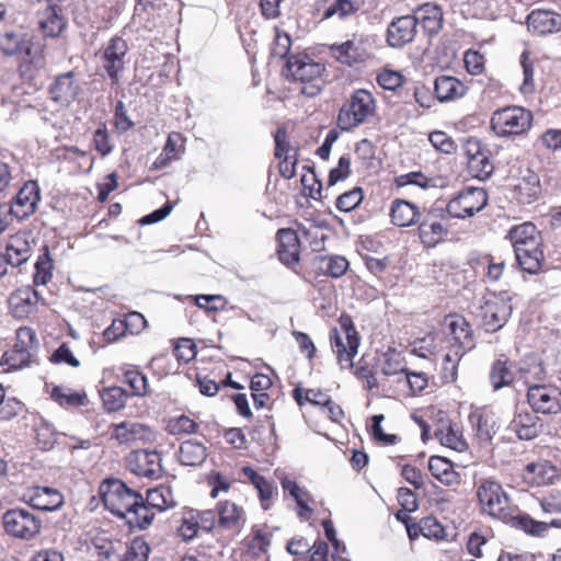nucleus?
<instances>
[{
	"label": "nucleus",
	"instance_id": "338daca9",
	"mask_svg": "<svg viewBox=\"0 0 561 561\" xmlns=\"http://www.w3.org/2000/svg\"><path fill=\"white\" fill-rule=\"evenodd\" d=\"M94 149L105 157L113 151V145L110 141V135L105 124H101L93 133Z\"/></svg>",
	"mask_w": 561,
	"mask_h": 561
},
{
	"label": "nucleus",
	"instance_id": "a878e982",
	"mask_svg": "<svg viewBox=\"0 0 561 561\" xmlns=\"http://www.w3.org/2000/svg\"><path fill=\"white\" fill-rule=\"evenodd\" d=\"M31 254L32 248L25 234L16 233L8 239L3 254L8 265L20 266L31 257Z\"/></svg>",
	"mask_w": 561,
	"mask_h": 561
},
{
	"label": "nucleus",
	"instance_id": "4c0bfd02",
	"mask_svg": "<svg viewBox=\"0 0 561 561\" xmlns=\"http://www.w3.org/2000/svg\"><path fill=\"white\" fill-rule=\"evenodd\" d=\"M145 501L154 511L163 512L176 505L170 486L159 485L147 491Z\"/></svg>",
	"mask_w": 561,
	"mask_h": 561
},
{
	"label": "nucleus",
	"instance_id": "a19ab883",
	"mask_svg": "<svg viewBox=\"0 0 561 561\" xmlns=\"http://www.w3.org/2000/svg\"><path fill=\"white\" fill-rule=\"evenodd\" d=\"M514 381L512 365L507 359H497L490 371V382L494 390L510 386Z\"/></svg>",
	"mask_w": 561,
	"mask_h": 561
},
{
	"label": "nucleus",
	"instance_id": "f8f14e48",
	"mask_svg": "<svg viewBox=\"0 0 561 561\" xmlns=\"http://www.w3.org/2000/svg\"><path fill=\"white\" fill-rule=\"evenodd\" d=\"M127 51L128 45L119 36L112 37L102 51V67L106 71L112 85L119 83L121 73L125 70Z\"/></svg>",
	"mask_w": 561,
	"mask_h": 561
},
{
	"label": "nucleus",
	"instance_id": "bf43d9fd",
	"mask_svg": "<svg viewBox=\"0 0 561 561\" xmlns=\"http://www.w3.org/2000/svg\"><path fill=\"white\" fill-rule=\"evenodd\" d=\"M149 552L150 548L147 541L137 537L131 540L126 549L124 558H118V561H148Z\"/></svg>",
	"mask_w": 561,
	"mask_h": 561
},
{
	"label": "nucleus",
	"instance_id": "f257e3e1",
	"mask_svg": "<svg viewBox=\"0 0 561 561\" xmlns=\"http://www.w3.org/2000/svg\"><path fill=\"white\" fill-rule=\"evenodd\" d=\"M323 70L324 66L313 61L307 54H295L287 58L283 76L287 80L300 82L301 93L311 98L318 95L322 89Z\"/></svg>",
	"mask_w": 561,
	"mask_h": 561
},
{
	"label": "nucleus",
	"instance_id": "f3484780",
	"mask_svg": "<svg viewBox=\"0 0 561 561\" xmlns=\"http://www.w3.org/2000/svg\"><path fill=\"white\" fill-rule=\"evenodd\" d=\"M41 201V192L37 182L27 181L19 190L8 209L19 220H23L36 210Z\"/></svg>",
	"mask_w": 561,
	"mask_h": 561
},
{
	"label": "nucleus",
	"instance_id": "37998d69",
	"mask_svg": "<svg viewBox=\"0 0 561 561\" xmlns=\"http://www.w3.org/2000/svg\"><path fill=\"white\" fill-rule=\"evenodd\" d=\"M468 168L470 173L480 180L488 179L494 170L493 162L490 160L488 152H474L468 159Z\"/></svg>",
	"mask_w": 561,
	"mask_h": 561
},
{
	"label": "nucleus",
	"instance_id": "20e7f679",
	"mask_svg": "<svg viewBox=\"0 0 561 561\" xmlns=\"http://www.w3.org/2000/svg\"><path fill=\"white\" fill-rule=\"evenodd\" d=\"M375 107V99L369 91L355 90L339 112L337 124L340 128L351 130L359 126L374 114Z\"/></svg>",
	"mask_w": 561,
	"mask_h": 561
},
{
	"label": "nucleus",
	"instance_id": "de8ad7c7",
	"mask_svg": "<svg viewBox=\"0 0 561 561\" xmlns=\"http://www.w3.org/2000/svg\"><path fill=\"white\" fill-rule=\"evenodd\" d=\"M101 398L108 412H116L125 407L128 393L122 387H110L103 390Z\"/></svg>",
	"mask_w": 561,
	"mask_h": 561
},
{
	"label": "nucleus",
	"instance_id": "423d86ee",
	"mask_svg": "<svg viewBox=\"0 0 561 561\" xmlns=\"http://www.w3.org/2000/svg\"><path fill=\"white\" fill-rule=\"evenodd\" d=\"M531 122V112L519 106H508L492 114L491 129L499 137L522 135L530 128Z\"/></svg>",
	"mask_w": 561,
	"mask_h": 561
},
{
	"label": "nucleus",
	"instance_id": "dca6fc26",
	"mask_svg": "<svg viewBox=\"0 0 561 561\" xmlns=\"http://www.w3.org/2000/svg\"><path fill=\"white\" fill-rule=\"evenodd\" d=\"M447 327V347L461 352H469L474 348V337L469 322L461 316H448L446 318Z\"/></svg>",
	"mask_w": 561,
	"mask_h": 561
},
{
	"label": "nucleus",
	"instance_id": "72a5a7b5",
	"mask_svg": "<svg viewBox=\"0 0 561 561\" xmlns=\"http://www.w3.org/2000/svg\"><path fill=\"white\" fill-rule=\"evenodd\" d=\"M428 470L436 480L447 486L460 482L459 473L455 471L453 463L444 457L432 456L428 460Z\"/></svg>",
	"mask_w": 561,
	"mask_h": 561
},
{
	"label": "nucleus",
	"instance_id": "f704fd0d",
	"mask_svg": "<svg viewBox=\"0 0 561 561\" xmlns=\"http://www.w3.org/2000/svg\"><path fill=\"white\" fill-rule=\"evenodd\" d=\"M218 524L227 530H234L244 523L243 510L230 501H222L217 504Z\"/></svg>",
	"mask_w": 561,
	"mask_h": 561
},
{
	"label": "nucleus",
	"instance_id": "bb28decb",
	"mask_svg": "<svg viewBox=\"0 0 561 561\" xmlns=\"http://www.w3.org/2000/svg\"><path fill=\"white\" fill-rule=\"evenodd\" d=\"M466 92V85L455 77L439 76L434 81L435 98L442 103L460 99Z\"/></svg>",
	"mask_w": 561,
	"mask_h": 561
},
{
	"label": "nucleus",
	"instance_id": "cd10ccee",
	"mask_svg": "<svg viewBox=\"0 0 561 561\" xmlns=\"http://www.w3.org/2000/svg\"><path fill=\"white\" fill-rule=\"evenodd\" d=\"M422 211L419 207L405 199H394L390 207L391 222L397 227H410L417 224Z\"/></svg>",
	"mask_w": 561,
	"mask_h": 561
},
{
	"label": "nucleus",
	"instance_id": "774afa93",
	"mask_svg": "<svg viewBox=\"0 0 561 561\" xmlns=\"http://www.w3.org/2000/svg\"><path fill=\"white\" fill-rule=\"evenodd\" d=\"M290 47H291L290 36L286 32H283L279 28H275V37H274V44L272 47V56L287 59L290 56V55H288Z\"/></svg>",
	"mask_w": 561,
	"mask_h": 561
},
{
	"label": "nucleus",
	"instance_id": "603ef678",
	"mask_svg": "<svg viewBox=\"0 0 561 561\" xmlns=\"http://www.w3.org/2000/svg\"><path fill=\"white\" fill-rule=\"evenodd\" d=\"M51 270L53 263L49 257L48 247L44 245L43 253L38 256L35 263L34 283L36 285H46L53 276Z\"/></svg>",
	"mask_w": 561,
	"mask_h": 561
},
{
	"label": "nucleus",
	"instance_id": "a211bd4d",
	"mask_svg": "<svg viewBox=\"0 0 561 561\" xmlns=\"http://www.w3.org/2000/svg\"><path fill=\"white\" fill-rule=\"evenodd\" d=\"M51 101L61 105L69 106L75 102L79 92L80 84L75 71H67L57 76L48 89Z\"/></svg>",
	"mask_w": 561,
	"mask_h": 561
},
{
	"label": "nucleus",
	"instance_id": "ea45409f",
	"mask_svg": "<svg viewBox=\"0 0 561 561\" xmlns=\"http://www.w3.org/2000/svg\"><path fill=\"white\" fill-rule=\"evenodd\" d=\"M179 139H180L179 134L169 135L161 153L157 157V159L152 163L153 169H156V170L164 169L172 161L180 159L183 149L180 145H178Z\"/></svg>",
	"mask_w": 561,
	"mask_h": 561
},
{
	"label": "nucleus",
	"instance_id": "412c9836",
	"mask_svg": "<svg viewBox=\"0 0 561 561\" xmlns=\"http://www.w3.org/2000/svg\"><path fill=\"white\" fill-rule=\"evenodd\" d=\"M542 425L540 419L534 413L517 408L513 420L508 425V430L514 432L522 440H530L536 438Z\"/></svg>",
	"mask_w": 561,
	"mask_h": 561
},
{
	"label": "nucleus",
	"instance_id": "4d7b16f0",
	"mask_svg": "<svg viewBox=\"0 0 561 561\" xmlns=\"http://www.w3.org/2000/svg\"><path fill=\"white\" fill-rule=\"evenodd\" d=\"M516 190L524 203H531L540 194L539 178L536 174H531L528 178H524L517 185Z\"/></svg>",
	"mask_w": 561,
	"mask_h": 561
},
{
	"label": "nucleus",
	"instance_id": "5fc2aeb1",
	"mask_svg": "<svg viewBox=\"0 0 561 561\" xmlns=\"http://www.w3.org/2000/svg\"><path fill=\"white\" fill-rule=\"evenodd\" d=\"M123 381L130 388V394L144 397L148 392L147 377L136 369H127L123 375Z\"/></svg>",
	"mask_w": 561,
	"mask_h": 561
},
{
	"label": "nucleus",
	"instance_id": "79ce46f5",
	"mask_svg": "<svg viewBox=\"0 0 561 561\" xmlns=\"http://www.w3.org/2000/svg\"><path fill=\"white\" fill-rule=\"evenodd\" d=\"M518 371L528 386L541 381L546 375L541 360L536 356L526 357L522 362Z\"/></svg>",
	"mask_w": 561,
	"mask_h": 561
},
{
	"label": "nucleus",
	"instance_id": "49530a36",
	"mask_svg": "<svg viewBox=\"0 0 561 561\" xmlns=\"http://www.w3.org/2000/svg\"><path fill=\"white\" fill-rule=\"evenodd\" d=\"M467 352L457 351L451 347H447V352L443 358V379L447 382H454L458 376V366L461 358Z\"/></svg>",
	"mask_w": 561,
	"mask_h": 561
},
{
	"label": "nucleus",
	"instance_id": "0eeeda50",
	"mask_svg": "<svg viewBox=\"0 0 561 561\" xmlns=\"http://www.w3.org/2000/svg\"><path fill=\"white\" fill-rule=\"evenodd\" d=\"M488 199L484 188L468 186L447 203L446 211L453 218L466 219L481 211L488 205Z\"/></svg>",
	"mask_w": 561,
	"mask_h": 561
},
{
	"label": "nucleus",
	"instance_id": "4468645a",
	"mask_svg": "<svg viewBox=\"0 0 561 561\" xmlns=\"http://www.w3.org/2000/svg\"><path fill=\"white\" fill-rule=\"evenodd\" d=\"M370 44L367 38L354 36L341 44L330 46L331 56L342 65L352 67L370 58Z\"/></svg>",
	"mask_w": 561,
	"mask_h": 561
},
{
	"label": "nucleus",
	"instance_id": "c03bdc74",
	"mask_svg": "<svg viewBox=\"0 0 561 561\" xmlns=\"http://www.w3.org/2000/svg\"><path fill=\"white\" fill-rule=\"evenodd\" d=\"M435 437L445 447H448L456 451H463L467 449V443L463 439L461 433L451 425L445 428H438L435 431Z\"/></svg>",
	"mask_w": 561,
	"mask_h": 561
},
{
	"label": "nucleus",
	"instance_id": "a18cd8bd",
	"mask_svg": "<svg viewBox=\"0 0 561 561\" xmlns=\"http://www.w3.org/2000/svg\"><path fill=\"white\" fill-rule=\"evenodd\" d=\"M35 354L11 350L3 354L0 364L7 366L8 370H18L30 366L36 360Z\"/></svg>",
	"mask_w": 561,
	"mask_h": 561
},
{
	"label": "nucleus",
	"instance_id": "f03ea898",
	"mask_svg": "<svg viewBox=\"0 0 561 561\" xmlns=\"http://www.w3.org/2000/svg\"><path fill=\"white\" fill-rule=\"evenodd\" d=\"M477 496L484 513L499 518L504 523L514 517V508L510 499L503 491L500 482L493 479H481L477 489Z\"/></svg>",
	"mask_w": 561,
	"mask_h": 561
},
{
	"label": "nucleus",
	"instance_id": "864d4df0",
	"mask_svg": "<svg viewBox=\"0 0 561 561\" xmlns=\"http://www.w3.org/2000/svg\"><path fill=\"white\" fill-rule=\"evenodd\" d=\"M12 350H19L37 355L38 342L33 329L24 327L16 331V342Z\"/></svg>",
	"mask_w": 561,
	"mask_h": 561
},
{
	"label": "nucleus",
	"instance_id": "9b49d317",
	"mask_svg": "<svg viewBox=\"0 0 561 561\" xmlns=\"http://www.w3.org/2000/svg\"><path fill=\"white\" fill-rule=\"evenodd\" d=\"M527 402L535 413L558 414L561 412V390L552 385H530Z\"/></svg>",
	"mask_w": 561,
	"mask_h": 561
},
{
	"label": "nucleus",
	"instance_id": "5701e85b",
	"mask_svg": "<svg viewBox=\"0 0 561 561\" xmlns=\"http://www.w3.org/2000/svg\"><path fill=\"white\" fill-rule=\"evenodd\" d=\"M278 249L277 254L279 261L293 266L299 262L300 241L295 230L283 228L277 231Z\"/></svg>",
	"mask_w": 561,
	"mask_h": 561
},
{
	"label": "nucleus",
	"instance_id": "e433bc0d",
	"mask_svg": "<svg viewBox=\"0 0 561 561\" xmlns=\"http://www.w3.org/2000/svg\"><path fill=\"white\" fill-rule=\"evenodd\" d=\"M207 458L206 446L195 439H188L181 444L179 449V460L184 466H199Z\"/></svg>",
	"mask_w": 561,
	"mask_h": 561
},
{
	"label": "nucleus",
	"instance_id": "58836bf2",
	"mask_svg": "<svg viewBox=\"0 0 561 561\" xmlns=\"http://www.w3.org/2000/svg\"><path fill=\"white\" fill-rule=\"evenodd\" d=\"M125 518L131 526L145 529L151 525L154 518V511L144 500L142 495L139 494L138 503L130 508V512L126 513Z\"/></svg>",
	"mask_w": 561,
	"mask_h": 561
},
{
	"label": "nucleus",
	"instance_id": "2f4dec72",
	"mask_svg": "<svg viewBox=\"0 0 561 561\" xmlns=\"http://www.w3.org/2000/svg\"><path fill=\"white\" fill-rule=\"evenodd\" d=\"M280 485L285 493L290 495L299 507L298 515L300 518H309L312 510L309 506L311 496L305 488H300L295 481L290 480L285 474L278 476Z\"/></svg>",
	"mask_w": 561,
	"mask_h": 561
},
{
	"label": "nucleus",
	"instance_id": "4be33fe9",
	"mask_svg": "<svg viewBox=\"0 0 561 561\" xmlns=\"http://www.w3.org/2000/svg\"><path fill=\"white\" fill-rule=\"evenodd\" d=\"M527 27L536 35L561 31V14L549 10H534L527 16Z\"/></svg>",
	"mask_w": 561,
	"mask_h": 561
},
{
	"label": "nucleus",
	"instance_id": "7ed1b4c3",
	"mask_svg": "<svg viewBox=\"0 0 561 561\" xmlns=\"http://www.w3.org/2000/svg\"><path fill=\"white\" fill-rule=\"evenodd\" d=\"M139 494L118 479H106L100 485V496L105 508L122 518L138 503Z\"/></svg>",
	"mask_w": 561,
	"mask_h": 561
},
{
	"label": "nucleus",
	"instance_id": "9d476101",
	"mask_svg": "<svg viewBox=\"0 0 561 561\" xmlns=\"http://www.w3.org/2000/svg\"><path fill=\"white\" fill-rule=\"evenodd\" d=\"M19 70L21 77L36 89L44 87L48 78V68L43 44L35 43L28 47Z\"/></svg>",
	"mask_w": 561,
	"mask_h": 561
},
{
	"label": "nucleus",
	"instance_id": "3c124183",
	"mask_svg": "<svg viewBox=\"0 0 561 561\" xmlns=\"http://www.w3.org/2000/svg\"><path fill=\"white\" fill-rule=\"evenodd\" d=\"M319 268L333 278L341 277L348 268V261L344 256L330 255L320 259Z\"/></svg>",
	"mask_w": 561,
	"mask_h": 561
},
{
	"label": "nucleus",
	"instance_id": "ddd939ff",
	"mask_svg": "<svg viewBox=\"0 0 561 561\" xmlns=\"http://www.w3.org/2000/svg\"><path fill=\"white\" fill-rule=\"evenodd\" d=\"M512 295L500 291L493 299L485 301L483 307V327L488 332H496L505 325L512 314Z\"/></svg>",
	"mask_w": 561,
	"mask_h": 561
},
{
	"label": "nucleus",
	"instance_id": "6ab92c4d",
	"mask_svg": "<svg viewBox=\"0 0 561 561\" xmlns=\"http://www.w3.org/2000/svg\"><path fill=\"white\" fill-rule=\"evenodd\" d=\"M417 32V18L402 15L391 21L387 28V42L391 47L400 48L411 43Z\"/></svg>",
	"mask_w": 561,
	"mask_h": 561
},
{
	"label": "nucleus",
	"instance_id": "39448f33",
	"mask_svg": "<svg viewBox=\"0 0 561 561\" xmlns=\"http://www.w3.org/2000/svg\"><path fill=\"white\" fill-rule=\"evenodd\" d=\"M341 330L333 328L330 331L331 347L342 368L353 367V358L359 346L358 333L350 317H341Z\"/></svg>",
	"mask_w": 561,
	"mask_h": 561
},
{
	"label": "nucleus",
	"instance_id": "6e6552de",
	"mask_svg": "<svg viewBox=\"0 0 561 561\" xmlns=\"http://www.w3.org/2000/svg\"><path fill=\"white\" fill-rule=\"evenodd\" d=\"M2 524L8 535L31 540L35 538L42 528V520L26 508H11L2 516Z\"/></svg>",
	"mask_w": 561,
	"mask_h": 561
},
{
	"label": "nucleus",
	"instance_id": "473e14b6",
	"mask_svg": "<svg viewBox=\"0 0 561 561\" xmlns=\"http://www.w3.org/2000/svg\"><path fill=\"white\" fill-rule=\"evenodd\" d=\"M34 44L27 34L19 31H8L0 36V50L8 57L25 54Z\"/></svg>",
	"mask_w": 561,
	"mask_h": 561
},
{
	"label": "nucleus",
	"instance_id": "c85d7f7f",
	"mask_svg": "<svg viewBox=\"0 0 561 561\" xmlns=\"http://www.w3.org/2000/svg\"><path fill=\"white\" fill-rule=\"evenodd\" d=\"M506 238L511 241L514 251L542 243L541 233L533 222H524L512 227Z\"/></svg>",
	"mask_w": 561,
	"mask_h": 561
},
{
	"label": "nucleus",
	"instance_id": "7c9ffc66",
	"mask_svg": "<svg viewBox=\"0 0 561 561\" xmlns=\"http://www.w3.org/2000/svg\"><path fill=\"white\" fill-rule=\"evenodd\" d=\"M557 478L558 470L549 461L530 462L524 472L525 481L537 486L552 484Z\"/></svg>",
	"mask_w": 561,
	"mask_h": 561
},
{
	"label": "nucleus",
	"instance_id": "13d9d810",
	"mask_svg": "<svg viewBox=\"0 0 561 561\" xmlns=\"http://www.w3.org/2000/svg\"><path fill=\"white\" fill-rule=\"evenodd\" d=\"M381 373L385 376H402L405 373V366L399 353L389 350L383 355Z\"/></svg>",
	"mask_w": 561,
	"mask_h": 561
},
{
	"label": "nucleus",
	"instance_id": "680f3d73",
	"mask_svg": "<svg viewBox=\"0 0 561 561\" xmlns=\"http://www.w3.org/2000/svg\"><path fill=\"white\" fill-rule=\"evenodd\" d=\"M35 439L38 448L43 450L51 449L56 444V432L51 424L42 421L36 425Z\"/></svg>",
	"mask_w": 561,
	"mask_h": 561
},
{
	"label": "nucleus",
	"instance_id": "c756f323",
	"mask_svg": "<svg viewBox=\"0 0 561 561\" xmlns=\"http://www.w3.org/2000/svg\"><path fill=\"white\" fill-rule=\"evenodd\" d=\"M516 262L520 268L529 274H538L542 268L545 254L542 243H536L528 248H519L514 251Z\"/></svg>",
	"mask_w": 561,
	"mask_h": 561
},
{
	"label": "nucleus",
	"instance_id": "393cba45",
	"mask_svg": "<svg viewBox=\"0 0 561 561\" xmlns=\"http://www.w3.org/2000/svg\"><path fill=\"white\" fill-rule=\"evenodd\" d=\"M38 294L31 287L14 291L9 298V306L14 318L24 319L35 309Z\"/></svg>",
	"mask_w": 561,
	"mask_h": 561
},
{
	"label": "nucleus",
	"instance_id": "c9c22d12",
	"mask_svg": "<svg viewBox=\"0 0 561 561\" xmlns=\"http://www.w3.org/2000/svg\"><path fill=\"white\" fill-rule=\"evenodd\" d=\"M113 436L119 444H131L137 440L147 439L149 428L138 422L125 421L114 425Z\"/></svg>",
	"mask_w": 561,
	"mask_h": 561
},
{
	"label": "nucleus",
	"instance_id": "1a4fd4ad",
	"mask_svg": "<svg viewBox=\"0 0 561 561\" xmlns=\"http://www.w3.org/2000/svg\"><path fill=\"white\" fill-rule=\"evenodd\" d=\"M446 208L431 207L424 209L417 221V234L425 248H434L448 233L446 221Z\"/></svg>",
	"mask_w": 561,
	"mask_h": 561
},
{
	"label": "nucleus",
	"instance_id": "09e8293b",
	"mask_svg": "<svg viewBox=\"0 0 561 561\" xmlns=\"http://www.w3.org/2000/svg\"><path fill=\"white\" fill-rule=\"evenodd\" d=\"M471 421L479 440L484 444L491 443L496 433L494 420L486 414H477L471 416Z\"/></svg>",
	"mask_w": 561,
	"mask_h": 561
},
{
	"label": "nucleus",
	"instance_id": "6e6d98bb",
	"mask_svg": "<svg viewBox=\"0 0 561 561\" xmlns=\"http://www.w3.org/2000/svg\"><path fill=\"white\" fill-rule=\"evenodd\" d=\"M51 399L61 407H80L84 404V394L73 392L70 389L56 386L51 390Z\"/></svg>",
	"mask_w": 561,
	"mask_h": 561
},
{
	"label": "nucleus",
	"instance_id": "b1692460",
	"mask_svg": "<svg viewBox=\"0 0 561 561\" xmlns=\"http://www.w3.org/2000/svg\"><path fill=\"white\" fill-rule=\"evenodd\" d=\"M38 27L46 37H57L67 25L61 8L45 7L38 11Z\"/></svg>",
	"mask_w": 561,
	"mask_h": 561
},
{
	"label": "nucleus",
	"instance_id": "0e129e2a",
	"mask_svg": "<svg viewBox=\"0 0 561 561\" xmlns=\"http://www.w3.org/2000/svg\"><path fill=\"white\" fill-rule=\"evenodd\" d=\"M417 528L422 536L428 538V539H443L445 535L444 527L440 525V523L437 520L434 516H426L423 517L417 523Z\"/></svg>",
	"mask_w": 561,
	"mask_h": 561
},
{
	"label": "nucleus",
	"instance_id": "052dcab7",
	"mask_svg": "<svg viewBox=\"0 0 561 561\" xmlns=\"http://www.w3.org/2000/svg\"><path fill=\"white\" fill-rule=\"evenodd\" d=\"M358 10V5L355 0H334L324 11L323 18L330 19L337 16L344 19Z\"/></svg>",
	"mask_w": 561,
	"mask_h": 561
},
{
	"label": "nucleus",
	"instance_id": "8fccbe9b",
	"mask_svg": "<svg viewBox=\"0 0 561 561\" xmlns=\"http://www.w3.org/2000/svg\"><path fill=\"white\" fill-rule=\"evenodd\" d=\"M510 523H512L515 527L524 530L526 534L534 536H541L548 529L546 523L535 520L526 514L516 513L515 508L514 517Z\"/></svg>",
	"mask_w": 561,
	"mask_h": 561
},
{
	"label": "nucleus",
	"instance_id": "e2e57ef3",
	"mask_svg": "<svg viewBox=\"0 0 561 561\" xmlns=\"http://www.w3.org/2000/svg\"><path fill=\"white\" fill-rule=\"evenodd\" d=\"M363 190L354 187L353 190L341 194L335 203L339 210L348 213L355 209L363 201Z\"/></svg>",
	"mask_w": 561,
	"mask_h": 561
},
{
	"label": "nucleus",
	"instance_id": "aec40b11",
	"mask_svg": "<svg viewBox=\"0 0 561 561\" xmlns=\"http://www.w3.org/2000/svg\"><path fill=\"white\" fill-rule=\"evenodd\" d=\"M24 501L33 508L54 512L62 506L64 496L57 489L35 486L24 494Z\"/></svg>",
	"mask_w": 561,
	"mask_h": 561
},
{
	"label": "nucleus",
	"instance_id": "2eb2a0df",
	"mask_svg": "<svg viewBox=\"0 0 561 561\" xmlns=\"http://www.w3.org/2000/svg\"><path fill=\"white\" fill-rule=\"evenodd\" d=\"M127 468L136 476L158 479L162 473L161 456L156 450H135L126 457Z\"/></svg>",
	"mask_w": 561,
	"mask_h": 561
},
{
	"label": "nucleus",
	"instance_id": "69168bd1",
	"mask_svg": "<svg viewBox=\"0 0 561 561\" xmlns=\"http://www.w3.org/2000/svg\"><path fill=\"white\" fill-rule=\"evenodd\" d=\"M199 529V523L194 512H187L181 519V524L178 528V535L184 541L194 539L197 536Z\"/></svg>",
	"mask_w": 561,
	"mask_h": 561
}]
</instances>
